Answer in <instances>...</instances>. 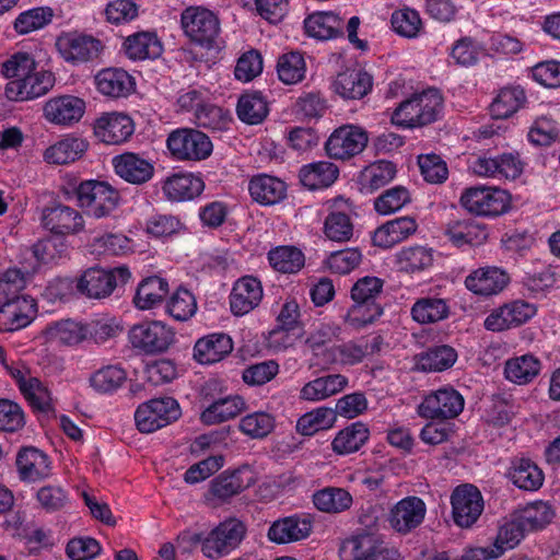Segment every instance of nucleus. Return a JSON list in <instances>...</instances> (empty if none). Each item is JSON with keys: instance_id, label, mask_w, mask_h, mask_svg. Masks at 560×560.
<instances>
[{"instance_id": "1", "label": "nucleus", "mask_w": 560, "mask_h": 560, "mask_svg": "<svg viewBox=\"0 0 560 560\" xmlns=\"http://www.w3.org/2000/svg\"><path fill=\"white\" fill-rule=\"evenodd\" d=\"M36 62L28 52H16L2 63V73L14 78L5 86V96L10 101L21 102L40 97L55 85L51 71L36 70Z\"/></svg>"}, {"instance_id": "2", "label": "nucleus", "mask_w": 560, "mask_h": 560, "mask_svg": "<svg viewBox=\"0 0 560 560\" xmlns=\"http://www.w3.org/2000/svg\"><path fill=\"white\" fill-rule=\"evenodd\" d=\"M442 110L441 93L428 89L400 103L392 115V122L402 128H419L436 121Z\"/></svg>"}, {"instance_id": "3", "label": "nucleus", "mask_w": 560, "mask_h": 560, "mask_svg": "<svg viewBox=\"0 0 560 560\" xmlns=\"http://www.w3.org/2000/svg\"><path fill=\"white\" fill-rule=\"evenodd\" d=\"M384 280L365 276L354 282L351 288L352 306L346 315V322L354 328L372 324L383 314L377 299L383 292Z\"/></svg>"}, {"instance_id": "4", "label": "nucleus", "mask_w": 560, "mask_h": 560, "mask_svg": "<svg viewBox=\"0 0 560 560\" xmlns=\"http://www.w3.org/2000/svg\"><path fill=\"white\" fill-rule=\"evenodd\" d=\"M180 25L189 40L206 49L218 47L220 20L203 7H188L180 14Z\"/></svg>"}, {"instance_id": "5", "label": "nucleus", "mask_w": 560, "mask_h": 560, "mask_svg": "<svg viewBox=\"0 0 560 560\" xmlns=\"http://www.w3.org/2000/svg\"><path fill=\"white\" fill-rule=\"evenodd\" d=\"M128 339L133 349L155 355L166 352L176 340L173 327L161 320L135 324L128 331Z\"/></svg>"}, {"instance_id": "6", "label": "nucleus", "mask_w": 560, "mask_h": 560, "mask_svg": "<svg viewBox=\"0 0 560 560\" xmlns=\"http://www.w3.org/2000/svg\"><path fill=\"white\" fill-rule=\"evenodd\" d=\"M130 277L131 272L126 266L108 270L92 267L81 275L75 288L90 299H104L109 296L117 287L126 284Z\"/></svg>"}, {"instance_id": "7", "label": "nucleus", "mask_w": 560, "mask_h": 560, "mask_svg": "<svg viewBox=\"0 0 560 560\" xmlns=\"http://www.w3.org/2000/svg\"><path fill=\"white\" fill-rule=\"evenodd\" d=\"M171 155L177 161L198 162L212 153L209 137L194 128H179L172 131L166 140Z\"/></svg>"}, {"instance_id": "8", "label": "nucleus", "mask_w": 560, "mask_h": 560, "mask_svg": "<svg viewBox=\"0 0 560 560\" xmlns=\"http://www.w3.org/2000/svg\"><path fill=\"white\" fill-rule=\"evenodd\" d=\"M80 206L94 218L108 217L119 203V192L106 182L85 180L77 188Z\"/></svg>"}, {"instance_id": "9", "label": "nucleus", "mask_w": 560, "mask_h": 560, "mask_svg": "<svg viewBox=\"0 0 560 560\" xmlns=\"http://www.w3.org/2000/svg\"><path fill=\"white\" fill-rule=\"evenodd\" d=\"M460 203L470 213L498 217L510 208V195L500 188L476 186L467 188L463 192Z\"/></svg>"}, {"instance_id": "10", "label": "nucleus", "mask_w": 560, "mask_h": 560, "mask_svg": "<svg viewBox=\"0 0 560 560\" xmlns=\"http://www.w3.org/2000/svg\"><path fill=\"white\" fill-rule=\"evenodd\" d=\"M246 535V526L237 518H228L206 537L202 553L209 559L222 558L236 549Z\"/></svg>"}, {"instance_id": "11", "label": "nucleus", "mask_w": 560, "mask_h": 560, "mask_svg": "<svg viewBox=\"0 0 560 560\" xmlns=\"http://www.w3.org/2000/svg\"><path fill=\"white\" fill-rule=\"evenodd\" d=\"M180 416L178 402L172 397L154 398L141 404L135 413V421L140 432L151 433Z\"/></svg>"}, {"instance_id": "12", "label": "nucleus", "mask_w": 560, "mask_h": 560, "mask_svg": "<svg viewBox=\"0 0 560 560\" xmlns=\"http://www.w3.org/2000/svg\"><path fill=\"white\" fill-rule=\"evenodd\" d=\"M463 395L452 386H443L429 395L418 407V413L427 419H454L464 409Z\"/></svg>"}, {"instance_id": "13", "label": "nucleus", "mask_w": 560, "mask_h": 560, "mask_svg": "<svg viewBox=\"0 0 560 560\" xmlns=\"http://www.w3.org/2000/svg\"><path fill=\"white\" fill-rule=\"evenodd\" d=\"M341 551L349 552L352 560H401L397 549L376 533H357L342 544Z\"/></svg>"}, {"instance_id": "14", "label": "nucleus", "mask_w": 560, "mask_h": 560, "mask_svg": "<svg viewBox=\"0 0 560 560\" xmlns=\"http://www.w3.org/2000/svg\"><path fill=\"white\" fill-rule=\"evenodd\" d=\"M368 141L369 137L363 128L343 125L329 136L325 143V150L329 158L346 161L360 154Z\"/></svg>"}, {"instance_id": "15", "label": "nucleus", "mask_w": 560, "mask_h": 560, "mask_svg": "<svg viewBox=\"0 0 560 560\" xmlns=\"http://www.w3.org/2000/svg\"><path fill=\"white\" fill-rule=\"evenodd\" d=\"M454 523L462 528L471 527L483 511V498L479 489L470 483L456 487L451 494Z\"/></svg>"}, {"instance_id": "16", "label": "nucleus", "mask_w": 560, "mask_h": 560, "mask_svg": "<svg viewBox=\"0 0 560 560\" xmlns=\"http://www.w3.org/2000/svg\"><path fill=\"white\" fill-rule=\"evenodd\" d=\"M56 48L66 62L79 65L97 58L103 46L91 35L69 32L57 37Z\"/></svg>"}, {"instance_id": "17", "label": "nucleus", "mask_w": 560, "mask_h": 560, "mask_svg": "<svg viewBox=\"0 0 560 560\" xmlns=\"http://www.w3.org/2000/svg\"><path fill=\"white\" fill-rule=\"evenodd\" d=\"M536 314V306L523 300L505 303L492 311L485 319V328L490 331H503L517 327Z\"/></svg>"}, {"instance_id": "18", "label": "nucleus", "mask_w": 560, "mask_h": 560, "mask_svg": "<svg viewBox=\"0 0 560 560\" xmlns=\"http://www.w3.org/2000/svg\"><path fill=\"white\" fill-rule=\"evenodd\" d=\"M427 514L424 501L416 495L399 500L388 513L390 527L399 534H408L421 525Z\"/></svg>"}, {"instance_id": "19", "label": "nucleus", "mask_w": 560, "mask_h": 560, "mask_svg": "<svg viewBox=\"0 0 560 560\" xmlns=\"http://www.w3.org/2000/svg\"><path fill=\"white\" fill-rule=\"evenodd\" d=\"M42 224L56 235H69L80 233L84 228V220L78 210L58 203L43 209Z\"/></svg>"}, {"instance_id": "20", "label": "nucleus", "mask_w": 560, "mask_h": 560, "mask_svg": "<svg viewBox=\"0 0 560 560\" xmlns=\"http://www.w3.org/2000/svg\"><path fill=\"white\" fill-rule=\"evenodd\" d=\"M255 483V474L248 465H243L234 470H225L210 482L211 494L226 501L235 497Z\"/></svg>"}, {"instance_id": "21", "label": "nucleus", "mask_w": 560, "mask_h": 560, "mask_svg": "<svg viewBox=\"0 0 560 560\" xmlns=\"http://www.w3.org/2000/svg\"><path fill=\"white\" fill-rule=\"evenodd\" d=\"M135 132L132 119L122 113H107L96 119L95 136L106 144L126 142Z\"/></svg>"}, {"instance_id": "22", "label": "nucleus", "mask_w": 560, "mask_h": 560, "mask_svg": "<svg viewBox=\"0 0 560 560\" xmlns=\"http://www.w3.org/2000/svg\"><path fill=\"white\" fill-rule=\"evenodd\" d=\"M19 477L25 482H37L51 475L49 457L34 446L22 447L15 459Z\"/></svg>"}, {"instance_id": "23", "label": "nucleus", "mask_w": 560, "mask_h": 560, "mask_svg": "<svg viewBox=\"0 0 560 560\" xmlns=\"http://www.w3.org/2000/svg\"><path fill=\"white\" fill-rule=\"evenodd\" d=\"M312 532V521L306 515H290L275 521L267 533L270 541L278 545L307 538Z\"/></svg>"}, {"instance_id": "24", "label": "nucleus", "mask_w": 560, "mask_h": 560, "mask_svg": "<svg viewBox=\"0 0 560 560\" xmlns=\"http://www.w3.org/2000/svg\"><path fill=\"white\" fill-rule=\"evenodd\" d=\"M84 110L85 103L82 98L62 95L46 102L44 117L55 125L71 126L82 118Z\"/></svg>"}, {"instance_id": "25", "label": "nucleus", "mask_w": 560, "mask_h": 560, "mask_svg": "<svg viewBox=\"0 0 560 560\" xmlns=\"http://www.w3.org/2000/svg\"><path fill=\"white\" fill-rule=\"evenodd\" d=\"M262 299L260 281L252 276L238 279L230 294L231 312L236 316H243L256 308Z\"/></svg>"}, {"instance_id": "26", "label": "nucleus", "mask_w": 560, "mask_h": 560, "mask_svg": "<svg viewBox=\"0 0 560 560\" xmlns=\"http://www.w3.org/2000/svg\"><path fill=\"white\" fill-rule=\"evenodd\" d=\"M36 314L33 299H15L0 302V331H15L26 327Z\"/></svg>"}, {"instance_id": "27", "label": "nucleus", "mask_w": 560, "mask_h": 560, "mask_svg": "<svg viewBox=\"0 0 560 560\" xmlns=\"http://www.w3.org/2000/svg\"><path fill=\"white\" fill-rule=\"evenodd\" d=\"M116 174L133 185H142L149 182L154 174L153 164L133 152H126L113 159Z\"/></svg>"}, {"instance_id": "28", "label": "nucleus", "mask_w": 560, "mask_h": 560, "mask_svg": "<svg viewBox=\"0 0 560 560\" xmlns=\"http://www.w3.org/2000/svg\"><path fill=\"white\" fill-rule=\"evenodd\" d=\"M509 275L498 267L474 270L465 279L466 288L477 295L490 296L500 293L509 283Z\"/></svg>"}, {"instance_id": "29", "label": "nucleus", "mask_w": 560, "mask_h": 560, "mask_svg": "<svg viewBox=\"0 0 560 560\" xmlns=\"http://www.w3.org/2000/svg\"><path fill=\"white\" fill-rule=\"evenodd\" d=\"M334 91L343 100H361L373 88V77L363 69H347L337 74Z\"/></svg>"}, {"instance_id": "30", "label": "nucleus", "mask_w": 560, "mask_h": 560, "mask_svg": "<svg viewBox=\"0 0 560 560\" xmlns=\"http://www.w3.org/2000/svg\"><path fill=\"white\" fill-rule=\"evenodd\" d=\"M205 189L201 177L192 173H178L166 177L162 190L167 200L186 201L198 197Z\"/></svg>"}, {"instance_id": "31", "label": "nucleus", "mask_w": 560, "mask_h": 560, "mask_svg": "<svg viewBox=\"0 0 560 560\" xmlns=\"http://www.w3.org/2000/svg\"><path fill=\"white\" fill-rule=\"evenodd\" d=\"M417 229L418 224L415 218H397L378 226L373 233L372 241L377 247L390 248L415 234Z\"/></svg>"}, {"instance_id": "32", "label": "nucleus", "mask_w": 560, "mask_h": 560, "mask_svg": "<svg viewBox=\"0 0 560 560\" xmlns=\"http://www.w3.org/2000/svg\"><path fill=\"white\" fill-rule=\"evenodd\" d=\"M233 350L232 339L225 334H212L197 340L194 358L200 364H212L223 360Z\"/></svg>"}, {"instance_id": "33", "label": "nucleus", "mask_w": 560, "mask_h": 560, "mask_svg": "<svg viewBox=\"0 0 560 560\" xmlns=\"http://www.w3.org/2000/svg\"><path fill=\"white\" fill-rule=\"evenodd\" d=\"M307 36L328 40L343 35V20L334 12H315L304 20Z\"/></svg>"}, {"instance_id": "34", "label": "nucleus", "mask_w": 560, "mask_h": 560, "mask_svg": "<svg viewBox=\"0 0 560 560\" xmlns=\"http://www.w3.org/2000/svg\"><path fill=\"white\" fill-rule=\"evenodd\" d=\"M170 292L166 279L159 276H150L142 279L136 290L133 304L138 310H152L163 303Z\"/></svg>"}, {"instance_id": "35", "label": "nucleus", "mask_w": 560, "mask_h": 560, "mask_svg": "<svg viewBox=\"0 0 560 560\" xmlns=\"http://www.w3.org/2000/svg\"><path fill=\"white\" fill-rule=\"evenodd\" d=\"M445 235L457 247L464 245H480L487 237L488 232L483 224L474 219L451 221L445 230Z\"/></svg>"}, {"instance_id": "36", "label": "nucleus", "mask_w": 560, "mask_h": 560, "mask_svg": "<svg viewBox=\"0 0 560 560\" xmlns=\"http://www.w3.org/2000/svg\"><path fill=\"white\" fill-rule=\"evenodd\" d=\"M97 90L109 97H125L133 90L132 77L125 70L107 68L101 70L95 77Z\"/></svg>"}, {"instance_id": "37", "label": "nucleus", "mask_w": 560, "mask_h": 560, "mask_svg": "<svg viewBox=\"0 0 560 560\" xmlns=\"http://www.w3.org/2000/svg\"><path fill=\"white\" fill-rule=\"evenodd\" d=\"M89 143L79 137H66L48 147L43 154L48 164L63 165L81 159Z\"/></svg>"}, {"instance_id": "38", "label": "nucleus", "mask_w": 560, "mask_h": 560, "mask_svg": "<svg viewBox=\"0 0 560 560\" xmlns=\"http://www.w3.org/2000/svg\"><path fill=\"white\" fill-rule=\"evenodd\" d=\"M122 47L131 60L154 59L160 57L163 51L158 36L151 32H138L129 35Z\"/></svg>"}, {"instance_id": "39", "label": "nucleus", "mask_w": 560, "mask_h": 560, "mask_svg": "<svg viewBox=\"0 0 560 560\" xmlns=\"http://www.w3.org/2000/svg\"><path fill=\"white\" fill-rule=\"evenodd\" d=\"M248 190L255 201L268 206L285 197L287 186L281 179L264 174L250 179Z\"/></svg>"}, {"instance_id": "40", "label": "nucleus", "mask_w": 560, "mask_h": 560, "mask_svg": "<svg viewBox=\"0 0 560 560\" xmlns=\"http://www.w3.org/2000/svg\"><path fill=\"white\" fill-rule=\"evenodd\" d=\"M511 481L520 489L535 491L542 486L544 474L529 458H515L508 472Z\"/></svg>"}, {"instance_id": "41", "label": "nucleus", "mask_w": 560, "mask_h": 560, "mask_svg": "<svg viewBox=\"0 0 560 560\" xmlns=\"http://www.w3.org/2000/svg\"><path fill=\"white\" fill-rule=\"evenodd\" d=\"M338 167L328 161L314 162L301 167L299 177L303 186L311 190L326 188L338 177Z\"/></svg>"}, {"instance_id": "42", "label": "nucleus", "mask_w": 560, "mask_h": 560, "mask_svg": "<svg viewBox=\"0 0 560 560\" xmlns=\"http://www.w3.org/2000/svg\"><path fill=\"white\" fill-rule=\"evenodd\" d=\"M312 500L317 510L330 514L348 511L353 503L351 493L338 487L317 490L313 493Z\"/></svg>"}, {"instance_id": "43", "label": "nucleus", "mask_w": 560, "mask_h": 560, "mask_svg": "<svg viewBox=\"0 0 560 560\" xmlns=\"http://www.w3.org/2000/svg\"><path fill=\"white\" fill-rule=\"evenodd\" d=\"M245 408L241 396H226L213 401L200 416L202 423L211 425L235 418Z\"/></svg>"}, {"instance_id": "44", "label": "nucleus", "mask_w": 560, "mask_h": 560, "mask_svg": "<svg viewBox=\"0 0 560 560\" xmlns=\"http://www.w3.org/2000/svg\"><path fill=\"white\" fill-rule=\"evenodd\" d=\"M396 165L390 161H377L366 166L360 174L361 190L372 194L389 184L396 176Z\"/></svg>"}, {"instance_id": "45", "label": "nucleus", "mask_w": 560, "mask_h": 560, "mask_svg": "<svg viewBox=\"0 0 560 560\" xmlns=\"http://www.w3.org/2000/svg\"><path fill=\"white\" fill-rule=\"evenodd\" d=\"M370 431L362 422H354L340 430L331 442L332 451L338 455L354 453L368 441Z\"/></svg>"}, {"instance_id": "46", "label": "nucleus", "mask_w": 560, "mask_h": 560, "mask_svg": "<svg viewBox=\"0 0 560 560\" xmlns=\"http://www.w3.org/2000/svg\"><path fill=\"white\" fill-rule=\"evenodd\" d=\"M541 363L533 354H523L505 362L504 375L515 384L530 383L540 372Z\"/></svg>"}, {"instance_id": "47", "label": "nucleus", "mask_w": 560, "mask_h": 560, "mask_svg": "<svg viewBox=\"0 0 560 560\" xmlns=\"http://www.w3.org/2000/svg\"><path fill=\"white\" fill-rule=\"evenodd\" d=\"M236 113L243 122L258 125L269 113L268 103L260 92H247L238 98Z\"/></svg>"}, {"instance_id": "48", "label": "nucleus", "mask_w": 560, "mask_h": 560, "mask_svg": "<svg viewBox=\"0 0 560 560\" xmlns=\"http://www.w3.org/2000/svg\"><path fill=\"white\" fill-rule=\"evenodd\" d=\"M433 264V250L425 246L413 245L401 248L396 254V265L400 271L413 273L422 271Z\"/></svg>"}, {"instance_id": "49", "label": "nucleus", "mask_w": 560, "mask_h": 560, "mask_svg": "<svg viewBox=\"0 0 560 560\" xmlns=\"http://www.w3.org/2000/svg\"><path fill=\"white\" fill-rule=\"evenodd\" d=\"M457 351L448 345L430 347L419 355L418 366L422 371L442 372L454 365Z\"/></svg>"}, {"instance_id": "50", "label": "nucleus", "mask_w": 560, "mask_h": 560, "mask_svg": "<svg viewBox=\"0 0 560 560\" xmlns=\"http://www.w3.org/2000/svg\"><path fill=\"white\" fill-rule=\"evenodd\" d=\"M450 315V306L444 299L422 298L411 307L412 318L420 324H433L444 320Z\"/></svg>"}, {"instance_id": "51", "label": "nucleus", "mask_w": 560, "mask_h": 560, "mask_svg": "<svg viewBox=\"0 0 560 560\" xmlns=\"http://www.w3.org/2000/svg\"><path fill=\"white\" fill-rule=\"evenodd\" d=\"M525 101L523 89L518 86L502 89L490 105L491 115L495 119H505L517 112Z\"/></svg>"}, {"instance_id": "52", "label": "nucleus", "mask_w": 560, "mask_h": 560, "mask_svg": "<svg viewBox=\"0 0 560 560\" xmlns=\"http://www.w3.org/2000/svg\"><path fill=\"white\" fill-rule=\"evenodd\" d=\"M18 383L21 393L34 410L48 412L52 409L50 392L38 378L21 377Z\"/></svg>"}, {"instance_id": "53", "label": "nucleus", "mask_w": 560, "mask_h": 560, "mask_svg": "<svg viewBox=\"0 0 560 560\" xmlns=\"http://www.w3.org/2000/svg\"><path fill=\"white\" fill-rule=\"evenodd\" d=\"M272 268L282 273H295L305 262L304 254L294 246H279L268 253Z\"/></svg>"}, {"instance_id": "54", "label": "nucleus", "mask_w": 560, "mask_h": 560, "mask_svg": "<svg viewBox=\"0 0 560 560\" xmlns=\"http://www.w3.org/2000/svg\"><path fill=\"white\" fill-rule=\"evenodd\" d=\"M127 380V372L119 365H106L90 376V385L102 394L117 390Z\"/></svg>"}, {"instance_id": "55", "label": "nucleus", "mask_w": 560, "mask_h": 560, "mask_svg": "<svg viewBox=\"0 0 560 560\" xmlns=\"http://www.w3.org/2000/svg\"><path fill=\"white\" fill-rule=\"evenodd\" d=\"M336 421L334 409L318 407L304 413L296 422L298 431L303 435H313L320 430L332 427Z\"/></svg>"}, {"instance_id": "56", "label": "nucleus", "mask_w": 560, "mask_h": 560, "mask_svg": "<svg viewBox=\"0 0 560 560\" xmlns=\"http://www.w3.org/2000/svg\"><path fill=\"white\" fill-rule=\"evenodd\" d=\"M52 16L54 11L49 7H37L26 10L15 19L14 30L21 35L28 34L48 25Z\"/></svg>"}, {"instance_id": "57", "label": "nucleus", "mask_w": 560, "mask_h": 560, "mask_svg": "<svg viewBox=\"0 0 560 560\" xmlns=\"http://www.w3.org/2000/svg\"><path fill=\"white\" fill-rule=\"evenodd\" d=\"M410 201L409 190L404 186H395L383 191L374 200V209L378 214L388 215L399 211Z\"/></svg>"}, {"instance_id": "58", "label": "nucleus", "mask_w": 560, "mask_h": 560, "mask_svg": "<svg viewBox=\"0 0 560 560\" xmlns=\"http://www.w3.org/2000/svg\"><path fill=\"white\" fill-rule=\"evenodd\" d=\"M305 61L302 54L292 51L282 55L277 65L279 79L285 84H295L305 77Z\"/></svg>"}, {"instance_id": "59", "label": "nucleus", "mask_w": 560, "mask_h": 560, "mask_svg": "<svg viewBox=\"0 0 560 560\" xmlns=\"http://www.w3.org/2000/svg\"><path fill=\"white\" fill-rule=\"evenodd\" d=\"M525 533L526 530L517 517L504 523L500 526L492 545L494 552L501 557L506 550L513 549L524 538Z\"/></svg>"}, {"instance_id": "60", "label": "nucleus", "mask_w": 560, "mask_h": 560, "mask_svg": "<svg viewBox=\"0 0 560 560\" xmlns=\"http://www.w3.org/2000/svg\"><path fill=\"white\" fill-rule=\"evenodd\" d=\"M197 310V303L192 293L187 289L176 290L166 305V312L176 320L189 319Z\"/></svg>"}, {"instance_id": "61", "label": "nucleus", "mask_w": 560, "mask_h": 560, "mask_svg": "<svg viewBox=\"0 0 560 560\" xmlns=\"http://www.w3.org/2000/svg\"><path fill=\"white\" fill-rule=\"evenodd\" d=\"M194 117L197 126L217 131L226 129L231 121L228 113L210 103V101L200 109H197V114Z\"/></svg>"}, {"instance_id": "62", "label": "nucleus", "mask_w": 560, "mask_h": 560, "mask_svg": "<svg viewBox=\"0 0 560 560\" xmlns=\"http://www.w3.org/2000/svg\"><path fill=\"white\" fill-rule=\"evenodd\" d=\"M552 516L553 513L548 504L537 502L525 508L517 518L527 533L544 528L551 522Z\"/></svg>"}, {"instance_id": "63", "label": "nucleus", "mask_w": 560, "mask_h": 560, "mask_svg": "<svg viewBox=\"0 0 560 560\" xmlns=\"http://www.w3.org/2000/svg\"><path fill=\"white\" fill-rule=\"evenodd\" d=\"M418 165L424 180L431 184H442L447 179L448 168L445 161L435 153L418 156Z\"/></svg>"}, {"instance_id": "64", "label": "nucleus", "mask_w": 560, "mask_h": 560, "mask_svg": "<svg viewBox=\"0 0 560 560\" xmlns=\"http://www.w3.org/2000/svg\"><path fill=\"white\" fill-rule=\"evenodd\" d=\"M390 22L397 34L408 38L416 37L422 25L419 13L409 8L395 11Z\"/></svg>"}]
</instances>
